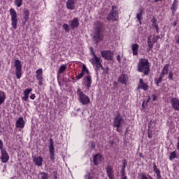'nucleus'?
Here are the masks:
<instances>
[{
  "label": "nucleus",
  "instance_id": "obj_53",
  "mask_svg": "<svg viewBox=\"0 0 179 179\" xmlns=\"http://www.w3.org/2000/svg\"><path fill=\"white\" fill-rule=\"evenodd\" d=\"M157 179H163V178H162V176H158L157 177Z\"/></svg>",
  "mask_w": 179,
  "mask_h": 179
},
{
  "label": "nucleus",
  "instance_id": "obj_2",
  "mask_svg": "<svg viewBox=\"0 0 179 179\" xmlns=\"http://www.w3.org/2000/svg\"><path fill=\"white\" fill-rule=\"evenodd\" d=\"M103 22H96V31L94 34V38L96 43H100L103 40Z\"/></svg>",
  "mask_w": 179,
  "mask_h": 179
},
{
  "label": "nucleus",
  "instance_id": "obj_28",
  "mask_svg": "<svg viewBox=\"0 0 179 179\" xmlns=\"http://www.w3.org/2000/svg\"><path fill=\"white\" fill-rule=\"evenodd\" d=\"M143 15V10H141L138 13L136 14V18L138 20L140 24H142V15Z\"/></svg>",
  "mask_w": 179,
  "mask_h": 179
},
{
  "label": "nucleus",
  "instance_id": "obj_1",
  "mask_svg": "<svg viewBox=\"0 0 179 179\" xmlns=\"http://www.w3.org/2000/svg\"><path fill=\"white\" fill-rule=\"evenodd\" d=\"M138 72H143L144 75H149L150 72L149 60L147 59H141L138 63Z\"/></svg>",
  "mask_w": 179,
  "mask_h": 179
},
{
  "label": "nucleus",
  "instance_id": "obj_27",
  "mask_svg": "<svg viewBox=\"0 0 179 179\" xmlns=\"http://www.w3.org/2000/svg\"><path fill=\"white\" fill-rule=\"evenodd\" d=\"M66 68H68V64H62L60 66L59 69H58L57 71V75H61L66 71Z\"/></svg>",
  "mask_w": 179,
  "mask_h": 179
},
{
  "label": "nucleus",
  "instance_id": "obj_13",
  "mask_svg": "<svg viewBox=\"0 0 179 179\" xmlns=\"http://www.w3.org/2000/svg\"><path fill=\"white\" fill-rule=\"evenodd\" d=\"M104 160V157L101 154H96L94 156L93 162L95 166H99V164H101V162Z\"/></svg>",
  "mask_w": 179,
  "mask_h": 179
},
{
  "label": "nucleus",
  "instance_id": "obj_16",
  "mask_svg": "<svg viewBox=\"0 0 179 179\" xmlns=\"http://www.w3.org/2000/svg\"><path fill=\"white\" fill-rule=\"evenodd\" d=\"M76 5V0H68L66 3V6L67 9H70V10H73Z\"/></svg>",
  "mask_w": 179,
  "mask_h": 179
},
{
  "label": "nucleus",
  "instance_id": "obj_7",
  "mask_svg": "<svg viewBox=\"0 0 179 179\" xmlns=\"http://www.w3.org/2000/svg\"><path fill=\"white\" fill-rule=\"evenodd\" d=\"M87 76L88 75H90V71H89V69H87V67H86V65L83 64V67H82V71L80 73H78V75L76 76V79H78V80L82 79V78H83V76Z\"/></svg>",
  "mask_w": 179,
  "mask_h": 179
},
{
  "label": "nucleus",
  "instance_id": "obj_42",
  "mask_svg": "<svg viewBox=\"0 0 179 179\" xmlns=\"http://www.w3.org/2000/svg\"><path fill=\"white\" fill-rule=\"evenodd\" d=\"M0 150L1 152L5 150V149H3V142L2 141V140H0Z\"/></svg>",
  "mask_w": 179,
  "mask_h": 179
},
{
  "label": "nucleus",
  "instance_id": "obj_9",
  "mask_svg": "<svg viewBox=\"0 0 179 179\" xmlns=\"http://www.w3.org/2000/svg\"><path fill=\"white\" fill-rule=\"evenodd\" d=\"M101 55L104 59H108V61H111L114 58V52L110 50H103L101 52Z\"/></svg>",
  "mask_w": 179,
  "mask_h": 179
},
{
  "label": "nucleus",
  "instance_id": "obj_50",
  "mask_svg": "<svg viewBox=\"0 0 179 179\" xmlns=\"http://www.w3.org/2000/svg\"><path fill=\"white\" fill-rule=\"evenodd\" d=\"M121 179H128V178H127V176H125V175H122V176H121Z\"/></svg>",
  "mask_w": 179,
  "mask_h": 179
},
{
  "label": "nucleus",
  "instance_id": "obj_30",
  "mask_svg": "<svg viewBox=\"0 0 179 179\" xmlns=\"http://www.w3.org/2000/svg\"><path fill=\"white\" fill-rule=\"evenodd\" d=\"M153 170L155 173L157 174V177L162 176V175H160V170H159L157 166H156V164H154Z\"/></svg>",
  "mask_w": 179,
  "mask_h": 179
},
{
  "label": "nucleus",
  "instance_id": "obj_25",
  "mask_svg": "<svg viewBox=\"0 0 179 179\" xmlns=\"http://www.w3.org/2000/svg\"><path fill=\"white\" fill-rule=\"evenodd\" d=\"M131 50L133 51V55H138V51H139V45L136 43L131 45Z\"/></svg>",
  "mask_w": 179,
  "mask_h": 179
},
{
  "label": "nucleus",
  "instance_id": "obj_37",
  "mask_svg": "<svg viewBox=\"0 0 179 179\" xmlns=\"http://www.w3.org/2000/svg\"><path fill=\"white\" fill-rule=\"evenodd\" d=\"M177 6H178V1H173L171 10H176Z\"/></svg>",
  "mask_w": 179,
  "mask_h": 179
},
{
  "label": "nucleus",
  "instance_id": "obj_19",
  "mask_svg": "<svg viewBox=\"0 0 179 179\" xmlns=\"http://www.w3.org/2000/svg\"><path fill=\"white\" fill-rule=\"evenodd\" d=\"M69 26L71 29H76L79 27V20L76 17L69 21Z\"/></svg>",
  "mask_w": 179,
  "mask_h": 179
},
{
  "label": "nucleus",
  "instance_id": "obj_34",
  "mask_svg": "<svg viewBox=\"0 0 179 179\" xmlns=\"http://www.w3.org/2000/svg\"><path fill=\"white\" fill-rule=\"evenodd\" d=\"M36 79L38 80V83L41 86H43V82L44 78H43V75L36 76Z\"/></svg>",
  "mask_w": 179,
  "mask_h": 179
},
{
  "label": "nucleus",
  "instance_id": "obj_20",
  "mask_svg": "<svg viewBox=\"0 0 179 179\" xmlns=\"http://www.w3.org/2000/svg\"><path fill=\"white\" fill-rule=\"evenodd\" d=\"M49 152L50 153V159L52 160L54 159L55 150L54 148V141L52 139H50V145H49Z\"/></svg>",
  "mask_w": 179,
  "mask_h": 179
},
{
  "label": "nucleus",
  "instance_id": "obj_32",
  "mask_svg": "<svg viewBox=\"0 0 179 179\" xmlns=\"http://www.w3.org/2000/svg\"><path fill=\"white\" fill-rule=\"evenodd\" d=\"M154 44H155V42H150V39H148V48H147V50L148 51H150L152 50V48H153Z\"/></svg>",
  "mask_w": 179,
  "mask_h": 179
},
{
  "label": "nucleus",
  "instance_id": "obj_10",
  "mask_svg": "<svg viewBox=\"0 0 179 179\" xmlns=\"http://www.w3.org/2000/svg\"><path fill=\"white\" fill-rule=\"evenodd\" d=\"M93 57L90 59V62L92 65H96V66H101V62H100V58L97 57L94 52H92Z\"/></svg>",
  "mask_w": 179,
  "mask_h": 179
},
{
  "label": "nucleus",
  "instance_id": "obj_18",
  "mask_svg": "<svg viewBox=\"0 0 179 179\" xmlns=\"http://www.w3.org/2000/svg\"><path fill=\"white\" fill-rule=\"evenodd\" d=\"M107 176L109 179H114V170L113 167L110 165H108L106 168Z\"/></svg>",
  "mask_w": 179,
  "mask_h": 179
},
{
  "label": "nucleus",
  "instance_id": "obj_26",
  "mask_svg": "<svg viewBox=\"0 0 179 179\" xmlns=\"http://www.w3.org/2000/svg\"><path fill=\"white\" fill-rule=\"evenodd\" d=\"M170 68V64H166L162 70L161 76H164L169 73V69Z\"/></svg>",
  "mask_w": 179,
  "mask_h": 179
},
{
  "label": "nucleus",
  "instance_id": "obj_49",
  "mask_svg": "<svg viewBox=\"0 0 179 179\" xmlns=\"http://www.w3.org/2000/svg\"><path fill=\"white\" fill-rule=\"evenodd\" d=\"M141 179H148V177L145 174H143L141 176Z\"/></svg>",
  "mask_w": 179,
  "mask_h": 179
},
{
  "label": "nucleus",
  "instance_id": "obj_22",
  "mask_svg": "<svg viewBox=\"0 0 179 179\" xmlns=\"http://www.w3.org/2000/svg\"><path fill=\"white\" fill-rule=\"evenodd\" d=\"M118 82L120 83H123V85H127L128 83V76L122 74L119 77Z\"/></svg>",
  "mask_w": 179,
  "mask_h": 179
},
{
  "label": "nucleus",
  "instance_id": "obj_41",
  "mask_svg": "<svg viewBox=\"0 0 179 179\" xmlns=\"http://www.w3.org/2000/svg\"><path fill=\"white\" fill-rule=\"evenodd\" d=\"M148 40H150V43H156V41L155 40V36H152V35H150L148 36Z\"/></svg>",
  "mask_w": 179,
  "mask_h": 179
},
{
  "label": "nucleus",
  "instance_id": "obj_21",
  "mask_svg": "<svg viewBox=\"0 0 179 179\" xmlns=\"http://www.w3.org/2000/svg\"><path fill=\"white\" fill-rule=\"evenodd\" d=\"M32 91L33 90L31 88H27L24 90V96H22V100H24V101H27V100H29V96Z\"/></svg>",
  "mask_w": 179,
  "mask_h": 179
},
{
  "label": "nucleus",
  "instance_id": "obj_12",
  "mask_svg": "<svg viewBox=\"0 0 179 179\" xmlns=\"http://www.w3.org/2000/svg\"><path fill=\"white\" fill-rule=\"evenodd\" d=\"M107 19L108 20H118V12L114 10V6H113V10L108 15Z\"/></svg>",
  "mask_w": 179,
  "mask_h": 179
},
{
  "label": "nucleus",
  "instance_id": "obj_17",
  "mask_svg": "<svg viewBox=\"0 0 179 179\" xmlns=\"http://www.w3.org/2000/svg\"><path fill=\"white\" fill-rule=\"evenodd\" d=\"M32 159L36 166H38V167H41V166H43V157H32Z\"/></svg>",
  "mask_w": 179,
  "mask_h": 179
},
{
  "label": "nucleus",
  "instance_id": "obj_23",
  "mask_svg": "<svg viewBox=\"0 0 179 179\" xmlns=\"http://www.w3.org/2000/svg\"><path fill=\"white\" fill-rule=\"evenodd\" d=\"M16 128H24V120L23 117H20L15 123Z\"/></svg>",
  "mask_w": 179,
  "mask_h": 179
},
{
  "label": "nucleus",
  "instance_id": "obj_11",
  "mask_svg": "<svg viewBox=\"0 0 179 179\" xmlns=\"http://www.w3.org/2000/svg\"><path fill=\"white\" fill-rule=\"evenodd\" d=\"M9 154L6 150L4 151H1L0 160L1 163H8L9 162Z\"/></svg>",
  "mask_w": 179,
  "mask_h": 179
},
{
  "label": "nucleus",
  "instance_id": "obj_29",
  "mask_svg": "<svg viewBox=\"0 0 179 179\" xmlns=\"http://www.w3.org/2000/svg\"><path fill=\"white\" fill-rule=\"evenodd\" d=\"M177 157H178V154L177 153V151H173L170 154L169 160H174V159H177Z\"/></svg>",
  "mask_w": 179,
  "mask_h": 179
},
{
  "label": "nucleus",
  "instance_id": "obj_35",
  "mask_svg": "<svg viewBox=\"0 0 179 179\" xmlns=\"http://www.w3.org/2000/svg\"><path fill=\"white\" fill-rule=\"evenodd\" d=\"M163 79V76L160 75L159 78H156L155 83L157 86H159V83H162V80Z\"/></svg>",
  "mask_w": 179,
  "mask_h": 179
},
{
  "label": "nucleus",
  "instance_id": "obj_39",
  "mask_svg": "<svg viewBox=\"0 0 179 179\" xmlns=\"http://www.w3.org/2000/svg\"><path fill=\"white\" fill-rule=\"evenodd\" d=\"M41 176L42 179H48V175L45 172H41Z\"/></svg>",
  "mask_w": 179,
  "mask_h": 179
},
{
  "label": "nucleus",
  "instance_id": "obj_47",
  "mask_svg": "<svg viewBox=\"0 0 179 179\" xmlns=\"http://www.w3.org/2000/svg\"><path fill=\"white\" fill-rule=\"evenodd\" d=\"M126 167H127V162H124L122 163V169H123L125 170V168H126Z\"/></svg>",
  "mask_w": 179,
  "mask_h": 179
},
{
  "label": "nucleus",
  "instance_id": "obj_33",
  "mask_svg": "<svg viewBox=\"0 0 179 179\" xmlns=\"http://www.w3.org/2000/svg\"><path fill=\"white\" fill-rule=\"evenodd\" d=\"M24 22H26L29 20V16H30V12H29V10H26L24 12Z\"/></svg>",
  "mask_w": 179,
  "mask_h": 179
},
{
  "label": "nucleus",
  "instance_id": "obj_55",
  "mask_svg": "<svg viewBox=\"0 0 179 179\" xmlns=\"http://www.w3.org/2000/svg\"><path fill=\"white\" fill-rule=\"evenodd\" d=\"M148 138H150V136L148 135Z\"/></svg>",
  "mask_w": 179,
  "mask_h": 179
},
{
  "label": "nucleus",
  "instance_id": "obj_44",
  "mask_svg": "<svg viewBox=\"0 0 179 179\" xmlns=\"http://www.w3.org/2000/svg\"><path fill=\"white\" fill-rule=\"evenodd\" d=\"M29 98L31 99V100H34V99H36V94H32L29 96Z\"/></svg>",
  "mask_w": 179,
  "mask_h": 179
},
{
  "label": "nucleus",
  "instance_id": "obj_48",
  "mask_svg": "<svg viewBox=\"0 0 179 179\" xmlns=\"http://www.w3.org/2000/svg\"><path fill=\"white\" fill-rule=\"evenodd\" d=\"M117 60L118 61V62H121V56L117 55L116 57Z\"/></svg>",
  "mask_w": 179,
  "mask_h": 179
},
{
  "label": "nucleus",
  "instance_id": "obj_15",
  "mask_svg": "<svg viewBox=\"0 0 179 179\" xmlns=\"http://www.w3.org/2000/svg\"><path fill=\"white\" fill-rule=\"evenodd\" d=\"M171 104L172 106V108L175 110V111H179V99L177 98H172L171 99Z\"/></svg>",
  "mask_w": 179,
  "mask_h": 179
},
{
  "label": "nucleus",
  "instance_id": "obj_24",
  "mask_svg": "<svg viewBox=\"0 0 179 179\" xmlns=\"http://www.w3.org/2000/svg\"><path fill=\"white\" fill-rule=\"evenodd\" d=\"M5 100H6V93L0 90V106L5 103Z\"/></svg>",
  "mask_w": 179,
  "mask_h": 179
},
{
  "label": "nucleus",
  "instance_id": "obj_56",
  "mask_svg": "<svg viewBox=\"0 0 179 179\" xmlns=\"http://www.w3.org/2000/svg\"><path fill=\"white\" fill-rule=\"evenodd\" d=\"M174 1H177V0H174Z\"/></svg>",
  "mask_w": 179,
  "mask_h": 179
},
{
  "label": "nucleus",
  "instance_id": "obj_46",
  "mask_svg": "<svg viewBox=\"0 0 179 179\" xmlns=\"http://www.w3.org/2000/svg\"><path fill=\"white\" fill-rule=\"evenodd\" d=\"M120 174H121V176H125V169H122V170L120 171Z\"/></svg>",
  "mask_w": 179,
  "mask_h": 179
},
{
  "label": "nucleus",
  "instance_id": "obj_5",
  "mask_svg": "<svg viewBox=\"0 0 179 179\" xmlns=\"http://www.w3.org/2000/svg\"><path fill=\"white\" fill-rule=\"evenodd\" d=\"M9 12L11 17V26L16 30L17 29V13L13 8H10Z\"/></svg>",
  "mask_w": 179,
  "mask_h": 179
},
{
  "label": "nucleus",
  "instance_id": "obj_40",
  "mask_svg": "<svg viewBox=\"0 0 179 179\" xmlns=\"http://www.w3.org/2000/svg\"><path fill=\"white\" fill-rule=\"evenodd\" d=\"M36 76H41V75H43V69H39L36 70Z\"/></svg>",
  "mask_w": 179,
  "mask_h": 179
},
{
  "label": "nucleus",
  "instance_id": "obj_14",
  "mask_svg": "<svg viewBox=\"0 0 179 179\" xmlns=\"http://www.w3.org/2000/svg\"><path fill=\"white\" fill-rule=\"evenodd\" d=\"M148 89H149V85H148L147 83L143 82V78H141L139 80V83L137 87V90H144V92H146V90H148Z\"/></svg>",
  "mask_w": 179,
  "mask_h": 179
},
{
  "label": "nucleus",
  "instance_id": "obj_52",
  "mask_svg": "<svg viewBox=\"0 0 179 179\" xmlns=\"http://www.w3.org/2000/svg\"><path fill=\"white\" fill-rule=\"evenodd\" d=\"M155 29H156L157 33H159V26L155 25Z\"/></svg>",
  "mask_w": 179,
  "mask_h": 179
},
{
  "label": "nucleus",
  "instance_id": "obj_31",
  "mask_svg": "<svg viewBox=\"0 0 179 179\" xmlns=\"http://www.w3.org/2000/svg\"><path fill=\"white\" fill-rule=\"evenodd\" d=\"M14 5H15L17 8H20V6L23 5V0H15Z\"/></svg>",
  "mask_w": 179,
  "mask_h": 179
},
{
  "label": "nucleus",
  "instance_id": "obj_43",
  "mask_svg": "<svg viewBox=\"0 0 179 179\" xmlns=\"http://www.w3.org/2000/svg\"><path fill=\"white\" fill-rule=\"evenodd\" d=\"M173 76L174 73L173 72H170L169 74V79H170V80H173Z\"/></svg>",
  "mask_w": 179,
  "mask_h": 179
},
{
  "label": "nucleus",
  "instance_id": "obj_3",
  "mask_svg": "<svg viewBox=\"0 0 179 179\" xmlns=\"http://www.w3.org/2000/svg\"><path fill=\"white\" fill-rule=\"evenodd\" d=\"M77 96L80 103H82L83 106H86V104H89V103H90V98H89L87 95L85 94L80 88L77 90Z\"/></svg>",
  "mask_w": 179,
  "mask_h": 179
},
{
  "label": "nucleus",
  "instance_id": "obj_51",
  "mask_svg": "<svg viewBox=\"0 0 179 179\" xmlns=\"http://www.w3.org/2000/svg\"><path fill=\"white\" fill-rule=\"evenodd\" d=\"M110 145L113 147V145H114V141H110Z\"/></svg>",
  "mask_w": 179,
  "mask_h": 179
},
{
  "label": "nucleus",
  "instance_id": "obj_45",
  "mask_svg": "<svg viewBox=\"0 0 179 179\" xmlns=\"http://www.w3.org/2000/svg\"><path fill=\"white\" fill-rule=\"evenodd\" d=\"M156 99H157V96H156V95L155 94H152V101H156Z\"/></svg>",
  "mask_w": 179,
  "mask_h": 179
},
{
  "label": "nucleus",
  "instance_id": "obj_38",
  "mask_svg": "<svg viewBox=\"0 0 179 179\" xmlns=\"http://www.w3.org/2000/svg\"><path fill=\"white\" fill-rule=\"evenodd\" d=\"M63 29H64L66 33H69V25L68 24H63Z\"/></svg>",
  "mask_w": 179,
  "mask_h": 179
},
{
  "label": "nucleus",
  "instance_id": "obj_54",
  "mask_svg": "<svg viewBox=\"0 0 179 179\" xmlns=\"http://www.w3.org/2000/svg\"><path fill=\"white\" fill-rule=\"evenodd\" d=\"M159 1H162V0H155V2H159Z\"/></svg>",
  "mask_w": 179,
  "mask_h": 179
},
{
  "label": "nucleus",
  "instance_id": "obj_8",
  "mask_svg": "<svg viewBox=\"0 0 179 179\" xmlns=\"http://www.w3.org/2000/svg\"><path fill=\"white\" fill-rule=\"evenodd\" d=\"M92 82L93 80H92V76H90V74L85 76L83 79V86L87 87V89H90Z\"/></svg>",
  "mask_w": 179,
  "mask_h": 179
},
{
  "label": "nucleus",
  "instance_id": "obj_6",
  "mask_svg": "<svg viewBox=\"0 0 179 179\" xmlns=\"http://www.w3.org/2000/svg\"><path fill=\"white\" fill-rule=\"evenodd\" d=\"M14 66L15 68V76L17 79L22 78V62L19 59L14 61Z\"/></svg>",
  "mask_w": 179,
  "mask_h": 179
},
{
  "label": "nucleus",
  "instance_id": "obj_4",
  "mask_svg": "<svg viewBox=\"0 0 179 179\" xmlns=\"http://www.w3.org/2000/svg\"><path fill=\"white\" fill-rule=\"evenodd\" d=\"M124 120L122 119V117H121V115H117L115 119L114 122L113 124V127L116 128L117 132H121V127L124 125Z\"/></svg>",
  "mask_w": 179,
  "mask_h": 179
},
{
  "label": "nucleus",
  "instance_id": "obj_36",
  "mask_svg": "<svg viewBox=\"0 0 179 179\" xmlns=\"http://www.w3.org/2000/svg\"><path fill=\"white\" fill-rule=\"evenodd\" d=\"M85 178H86V179H93V173L87 172L86 175L85 176Z\"/></svg>",
  "mask_w": 179,
  "mask_h": 179
}]
</instances>
